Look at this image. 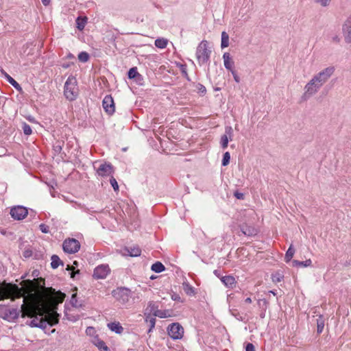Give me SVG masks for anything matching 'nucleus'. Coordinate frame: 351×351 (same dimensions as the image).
<instances>
[{
  "label": "nucleus",
  "mask_w": 351,
  "mask_h": 351,
  "mask_svg": "<svg viewBox=\"0 0 351 351\" xmlns=\"http://www.w3.org/2000/svg\"><path fill=\"white\" fill-rule=\"evenodd\" d=\"M22 317L32 318L27 324L32 328L45 329L48 325L54 326L58 323L59 315L50 308L40 304H29L21 306Z\"/></svg>",
  "instance_id": "obj_1"
},
{
  "label": "nucleus",
  "mask_w": 351,
  "mask_h": 351,
  "mask_svg": "<svg viewBox=\"0 0 351 351\" xmlns=\"http://www.w3.org/2000/svg\"><path fill=\"white\" fill-rule=\"evenodd\" d=\"M3 73L5 76V77L6 78V80H8V82L10 84H12L16 90H21V87L20 84L15 80H14L10 75H9L5 71H3Z\"/></svg>",
  "instance_id": "obj_21"
},
{
  "label": "nucleus",
  "mask_w": 351,
  "mask_h": 351,
  "mask_svg": "<svg viewBox=\"0 0 351 351\" xmlns=\"http://www.w3.org/2000/svg\"><path fill=\"white\" fill-rule=\"evenodd\" d=\"M294 254H295V249L293 248V245H291L285 254V261L287 263L289 262L291 260V258H293Z\"/></svg>",
  "instance_id": "obj_29"
},
{
  "label": "nucleus",
  "mask_w": 351,
  "mask_h": 351,
  "mask_svg": "<svg viewBox=\"0 0 351 351\" xmlns=\"http://www.w3.org/2000/svg\"><path fill=\"white\" fill-rule=\"evenodd\" d=\"M53 150L56 153H60L61 152V150H62V145H61V143L60 142L56 143V144H55L53 145Z\"/></svg>",
  "instance_id": "obj_43"
},
{
  "label": "nucleus",
  "mask_w": 351,
  "mask_h": 351,
  "mask_svg": "<svg viewBox=\"0 0 351 351\" xmlns=\"http://www.w3.org/2000/svg\"><path fill=\"white\" fill-rule=\"evenodd\" d=\"M86 335H90V336H93L95 333V330L93 327H88L86 330Z\"/></svg>",
  "instance_id": "obj_44"
},
{
  "label": "nucleus",
  "mask_w": 351,
  "mask_h": 351,
  "mask_svg": "<svg viewBox=\"0 0 351 351\" xmlns=\"http://www.w3.org/2000/svg\"><path fill=\"white\" fill-rule=\"evenodd\" d=\"M46 295L49 298L50 300H51L53 308L52 311H56V306L59 304L62 303L64 298L66 295L61 291H56L55 289L52 288H47L46 290ZM51 310V308H50Z\"/></svg>",
  "instance_id": "obj_5"
},
{
  "label": "nucleus",
  "mask_w": 351,
  "mask_h": 351,
  "mask_svg": "<svg viewBox=\"0 0 351 351\" xmlns=\"http://www.w3.org/2000/svg\"><path fill=\"white\" fill-rule=\"evenodd\" d=\"M39 229L43 233H48L49 232V228L45 223H41L39 226Z\"/></svg>",
  "instance_id": "obj_41"
},
{
  "label": "nucleus",
  "mask_w": 351,
  "mask_h": 351,
  "mask_svg": "<svg viewBox=\"0 0 351 351\" xmlns=\"http://www.w3.org/2000/svg\"><path fill=\"white\" fill-rule=\"evenodd\" d=\"M282 278V276L279 274L272 275V280L275 282H280Z\"/></svg>",
  "instance_id": "obj_42"
},
{
  "label": "nucleus",
  "mask_w": 351,
  "mask_h": 351,
  "mask_svg": "<svg viewBox=\"0 0 351 351\" xmlns=\"http://www.w3.org/2000/svg\"><path fill=\"white\" fill-rule=\"evenodd\" d=\"M269 293H271V294H273V295H276V292H275V291H269Z\"/></svg>",
  "instance_id": "obj_57"
},
{
  "label": "nucleus",
  "mask_w": 351,
  "mask_h": 351,
  "mask_svg": "<svg viewBox=\"0 0 351 351\" xmlns=\"http://www.w3.org/2000/svg\"><path fill=\"white\" fill-rule=\"evenodd\" d=\"M214 274L215 276H217V277H219L220 276V274H219V271L218 270H215L214 271Z\"/></svg>",
  "instance_id": "obj_56"
},
{
  "label": "nucleus",
  "mask_w": 351,
  "mask_h": 351,
  "mask_svg": "<svg viewBox=\"0 0 351 351\" xmlns=\"http://www.w3.org/2000/svg\"><path fill=\"white\" fill-rule=\"evenodd\" d=\"M112 296L121 304L127 303L130 298V290L125 287L117 288L112 292Z\"/></svg>",
  "instance_id": "obj_6"
},
{
  "label": "nucleus",
  "mask_w": 351,
  "mask_h": 351,
  "mask_svg": "<svg viewBox=\"0 0 351 351\" xmlns=\"http://www.w3.org/2000/svg\"><path fill=\"white\" fill-rule=\"evenodd\" d=\"M64 94L66 98L70 101L75 100L78 95V88L77 86V80L73 76H69L64 87Z\"/></svg>",
  "instance_id": "obj_3"
},
{
  "label": "nucleus",
  "mask_w": 351,
  "mask_h": 351,
  "mask_svg": "<svg viewBox=\"0 0 351 351\" xmlns=\"http://www.w3.org/2000/svg\"><path fill=\"white\" fill-rule=\"evenodd\" d=\"M137 76H140V74L138 73L136 67L131 68L128 71V77L130 79H134Z\"/></svg>",
  "instance_id": "obj_36"
},
{
  "label": "nucleus",
  "mask_w": 351,
  "mask_h": 351,
  "mask_svg": "<svg viewBox=\"0 0 351 351\" xmlns=\"http://www.w3.org/2000/svg\"><path fill=\"white\" fill-rule=\"evenodd\" d=\"M223 65L225 68L229 71L234 69V62L232 60V56L228 52H226L223 55Z\"/></svg>",
  "instance_id": "obj_16"
},
{
  "label": "nucleus",
  "mask_w": 351,
  "mask_h": 351,
  "mask_svg": "<svg viewBox=\"0 0 351 351\" xmlns=\"http://www.w3.org/2000/svg\"><path fill=\"white\" fill-rule=\"evenodd\" d=\"M93 343L101 351H109V348L106 345L105 342L99 338L95 337Z\"/></svg>",
  "instance_id": "obj_19"
},
{
  "label": "nucleus",
  "mask_w": 351,
  "mask_h": 351,
  "mask_svg": "<svg viewBox=\"0 0 351 351\" xmlns=\"http://www.w3.org/2000/svg\"><path fill=\"white\" fill-rule=\"evenodd\" d=\"M97 174L101 177L112 176L114 173V169L110 163L101 164L97 169Z\"/></svg>",
  "instance_id": "obj_14"
},
{
  "label": "nucleus",
  "mask_w": 351,
  "mask_h": 351,
  "mask_svg": "<svg viewBox=\"0 0 351 351\" xmlns=\"http://www.w3.org/2000/svg\"><path fill=\"white\" fill-rule=\"evenodd\" d=\"M331 40L333 42V43H339L340 41H341V38L339 35L337 34H334L332 37H331Z\"/></svg>",
  "instance_id": "obj_45"
},
{
  "label": "nucleus",
  "mask_w": 351,
  "mask_h": 351,
  "mask_svg": "<svg viewBox=\"0 0 351 351\" xmlns=\"http://www.w3.org/2000/svg\"><path fill=\"white\" fill-rule=\"evenodd\" d=\"M234 196L239 199H243L244 197L243 193H239L238 191L234 193Z\"/></svg>",
  "instance_id": "obj_51"
},
{
  "label": "nucleus",
  "mask_w": 351,
  "mask_h": 351,
  "mask_svg": "<svg viewBox=\"0 0 351 351\" xmlns=\"http://www.w3.org/2000/svg\"><path fill=\"white\" fill-rule=\"evenodd\" d=\"M324 327V321L322 317L317 319V333H321Z\"/></svg>",
  "instance_id": "obj_35"
},
{
  "label": "nucleus",
  "mask_w": 351,
  "mask_h": 351,
  "mask_svg": "<svg viewBox=\"0 0 351 351\" xmlns=\"http://www.w3.org/2000/svg\"><path fill=\"white\" fill-rule=\"evenodd\" d=\"M102 106L107 114L112 115L114 112V102L110 95L104 97L102 101Z\"/></svg>",
  "instance_id": "obj_12"
},
{
  "label": "nucleus",
  "mask_w": 351,
  "mask_h": 351,
  "mask_svg": "<svg viewBox=\"0 0 351 351\" xmlns=\"http://www.w3.org/2000/svg\"><path fill=\"white\" fill-rule=\"evenodd\" d=\"M51 266L53 269H56L59 265H63V262L60 260L58 256L52 255L51 257Z\"/></svg>",
  "instance_id": "obj_24"
},
{
  "label": "nucleus",
  "mask_w": 351,
  "mask_h": 351,
  "mask_svg": "<svg viewBox=\"0 0 351 351\" xmlns=\"http://www.w3.org/2000/svg\"><path fill=\"white\" fill-rule=\"evenodd\" d=\"M263 302H264V304H267V300H263Z\"/></svg>",
  "instance_id": "obj_58"
},
{
  "label": "nucleus",
  "mask_w": 351,
  "mask_h": 351,
  "mask_svg": "<svg viewBox=\"0 0 351 351\" xmlns=\"http://www.w3.org/2000/svg\"><path fill=\"white\" fill-rule=\"evenodd\" d=\"M41 1L45 6L49 5L51 3V0H41Z\"/></svg>",
  "instance_id": "obj_52"
},
{
  "label": "nucleus",
  "mask_w": 351,
  "mask_h": 351,
  "mask_svg": "<svg viewBox=\"0 0 351 351\" xmlns=\"http://www.w3.org/2000/svg\"><path fill=\"white\" fill-rule=\"evenodd\" d=\"M22 129L25 135H30L32 133V128L30 125H29L26 123H23L22 125Z\"/></svg>",
  "instance_id": "obj_38"
},
{
  "label": "nucleus",
  "mask_w": 351,
  "mask_h": 351,
  "mask_svg": "<svg viewBox=\"0 0 351 351\" xmlns=\"http://www.w3.org/2000/svg\"><path fill=\"white\" fill-rule=\"evenodd\" d=\"M146 322L149 324V328L148 330V332H150L152 329L154 328L156 324V319L152 316H147L145 319Z\"/></svg>",
  "instance_id": "obj_32"
},
{
  "label": "nucleus",
  "mask_w": 351,
  "mask_h": 351,
  "mask_svg": "<svg viewBox=\"0 0 351 351\" xmlns=\"http://www.w3.org/2000/svg\"><path fill=\"white\" fill-rule=\"evenodd\" d=\"M168 335L173 339H181L184 335V328L179 323H173L167 328Z\"/></svg>",
  "instance_id": "obj_7"
},
{
  "label": "nucleus",
  "mask_w": 351,
  "mask_h": 351,
  "mask_svg": "<svg viewBox=\"0 0 351 351\" xmlns=\"http://www.w3.org/2000/svg\"><path fill=\"white\" fill-rule=\"evenodd\" d=\"M245 302L246 303H251L252 302V299L250 298H247L245 300Z\"/></svg>",
  "instance_id": "obj_55"
},
{
  "label": "nucleus",
  "mask_w": 351,
  "mask_h": 351,
  "mask_svg": "<svg viewBox=\"0 0 351 351\" xmlns=\"http://www.w3.org/2000/svg\"><path fill=\"white\" fill-rule=\"evenodd\" d=\"M211 50L208 48V43L202 40L197 46L196 50V58L199 64L202 65L209 61Z\"/></svg>",
  "instance_id": "obj_4"
},
{
  "label": "nucleus",
  "mask_w": 351,
  "mask_h": 351,
  "mask_svg": "<svg viewBox=\"0 0 351 351\" xmlns=\"http://www.w3.org/2000/svg\"><path fill=\"white\" fill-rule=\"evenodd\" d=\"M20 311L16 308H4L0 311V317L9 322H12L19 316Z\"/></svg>",
  "instance_id": "obj_9"
},
{
  "label": "nucleus",
  "mask_w": 351,
  "mask_h": 351,
  "mask_svg": "<svg viewBox=\"0 0 351 351\" xmlns=\"http://www.w3.org/2000/svg\"><path fill=\"white\" fill-rule=\"evenodd\" d=\"M314 1L323 7H326L330 4L331 0H314Z\"/></svg>",
  "instance_id": "obj_40"
},
{
  "label": "nucleus",
  "mask_w": 351,
  "mask_h": 351,
  "mask_svg": "<svg viewBox=\"0 0 351 351\" xmlns=\"http://www.w3.org/2000/svg\"><path fill=\"white\" fill-rule=\"evenodd\" d=\"M224 133L226 135L228 141H232L233 136H234V131L231 126L226 125L225 127V132Z\"/></svg>",
  "instance_id": "obj_31"
},
{
  "label": "nucleus",
  "mask_w": 351,
  "mask_h": 351,
  "mask_svg": "<svg viewBox=\"0 0 351 351\" xmlns=\"http://www.w3.org/2000/svg\"><path fill=\"white\" fill-rule=\"evenodd\" d=\"M312 264V261L311 259H307L305 261H300L297 260H294L292 262V265L293 267H309Z\"/></svg>",
  "instance_id": "obj_23"
},
{
  "label": "nucleus",
  "mask_w": 351,
  "mask_h": 351,
  "mask_svg": "<svg viewBox=\"0 0 351 351\" xmlns=\"http://www.w3.org/2000/svg\"><path fill=\"white\" fill-rule=\"evenodd\" d=\"M228 143L229 141L227 138L226 135L224 133L223 135H221L219 142L221 148L223 149H226L228 147Z\"/></svg>",
  "instance_id": "obj_34"
},
{
  "label": "nucleus",
  "mask_w": 351,
  "mask_h": 351,
  "mask_svg": "<svg viewBox=\"0 0 351 351\" xmlns=\"http://www.w3.org/2000/svg\"><path fill=\"white\" fill-rule=\"evenodd\" d=\"M23 255L25 258H29L32 255V251L30 249H26L23 252Z\"/></svg>",
  "instance_id": "obj_47"
},
{
  "label": "nucleus",
  "mask_w": 351,
  "mask_h": 351,
  "mask_svg": "<svg viewBox=\"0 0 351 351\" xmlns=\"http://www.w3.org/2000/svg\"><path fill=\"white\" fill-rule=\"evenodd\" d=\"M245 351H255L254 346L251 343H247L245 346Z\"/></svg>",
  "instance_id": "obj_48"
},
{
  "label": "nucleus",
  "mask_w": 351,
  "mask_h": 351,
  "mask_svg": "<svg viewBox=\"0 0 351 351\" xmlns=\"http://www.w3.org/2000/svg\"><path fill=\"white\" fill-rule=\"evenodd\" d=\"M230 160V154L228 152H226L223 154V159H222V165L223 166H227Z\"/></svg>",
  "instance_id": "obj_37"
},
{
  "label": "nucleus",
  "mask_w": 351,
  "mask_h": 351,
  "mask_svg": "<svg viewBox=\"0 0 351 351\" xmlns=\"http://www.w3.org/2000/svg\"><path fill=\"white\" fill-rule=\"evenodd\" d=\"M109 272L110 268L108 265H101L94 269L93 277L96 279H104Z\"/></svg>",
  "instance_id": "obj_13"
},
{
  "label": "nucleus",
  "mask_w": 351,
  "mask_h": 351,
  "mask_svg": "<svg viewBox=\"0 0 351 351\" xmlns=\"http://www.w3.org/2000/svg\"><path fill=\"white\" fill-rule=\"evenodd\" d=\"M89 54L86 51H82L78 55V60L82 62H86L89 60Z\"/></svg>",
  "instance_id": "obj_33"
},
{
  "label": "nucleus",
  "mask_w": 351,
  "mask_h": 351,
  "mask_svg": "<svg viewBox=\"0 0 351 351\" xmlns=\"http://www.w3.org/2000/svg\"><path fill=\"white\" fill-rule=\"evenodd\" d=\"M63 250L69 254H74L80 248V242L75 239H65L62 244Z\"/></svg>",
  "instance_id": "obj_8"
},
{
  "label": "nucleus",
  "mask_w": 351,
  "mask_h": 351,
  "mask_svg": "<svg viewBox=\"0 0 351 351\" xmlns=\"http://www.w3.org/2000/svg\"><path fill=\"white\" fill-rule=\"evenodd\" d=\"M335 71V66H329L315 74L304 86L302 99L303 100H307L317 94L321 88L333 75Z\"/></svg>",
  "instance_id": "obj_2"
},
{
  "label": "nucleus",
  "mask_w": 351,
  "mask_h": 351,
  "mask_svg": "<svg viewBox=\"0 0 351 351\" xmlns=\"http://www.w3.org/2000/svg\"><path fill=\"white\" fill-rule=\"evenodd\" d=\"M74 265L77 266V263L76 261L73 262V266L71 267V266L68 265L67 266V269L68 270H73V269H74Z\"/></svg>",
  "instance_id": "obj_53"
},
{
  "label": "nucleus",
  "mask_w": 351,
  "mask_h": 351,
  "mask_svg": "<svg viewBox=\"0 0 351 351\" xmlns=\"http://www.w3.org/2000/svg\"><path fill=\"white\" fill-rule=\"evenodd\" d=\"M342 34L345 43H351V14L347 17L342 25Z\"/></svg>",
  "instance_id": "obj_10"
},
{
  "label": "nucleus",
  "mask_w": 351,
  "mask_h": 351,
  "mask_svg": "<svg viewBox=\"0 0 351 351\" xmlns=\"http://www.w3.org/2000/svg\"><path fill=\"white\" fill-rule=\"evenodd\" d=\"M150 311L153 313L154 316L158 317L160 318H166L171 316L170 312L168 310H159L155 306V304L150 302L149 304Z\"/></svg>",
  "instance_id": "obj_15"
},
{
  "label": "nucleus",
  "mask_w": 351,
  "mask_h": 351,
  "mask_svg": "<svg viewBox=\"0 0 351 351\" xmlns=\"http://www.w3.org/2000/svg\"><path fill=\"white\" fill-rule=\"evenodd\" d=\"M71 304L73 306H77V299H76V294H73L71 299Z\"/></svg>",
  "instance_id": "obj_49"
},
{
  "label": "nucleus",
  "mask_w": 351,
  "mask_h": 351,
  "mask_svg": "<svg viewBox=\"0 0 351 351\" xmlns=\"http://www.w3.org/2000/svg\"><path fill=\"white\" fill-rule=\"evenodd\" d=\"M108 328L115 332L117 334H121L123 331V328L121 326L119 322H111L108 324Z\"/></svg>",
  "instance_id": "obj_20"
},
{
  "label": "nucleus",
  "mask_w": 351,
  "mask_h": 351,
  "mask_svg": "<svg viewBox=\"0 0 351 351\" xmlns=\"http://www.w3.org/2000/svg\"><path fill=\"white\" fill-rule=\"evenodd\" d=\"M27 214L28 212L27 208L22 206H14L10 210V215L12 217L16 220L23 219Z\"/></svg>",
  "instance_id": "obj_11"
},
{
  "label": "nucleus",
  "mask_w": 351,
  "mask_h": 351,
  "mask_svg": "<svg viewBox=\"0 0 351 351\" xmlns=\"http://www.w3.org/2000/svg\"><path fill=\"white\" fill-rule=\"evenodd\" d=\"M242 233L247 237L254 236L257 234V230L252 226L242 225L241 226Z\"/></svg>",
  "instance_id": "obj_17"
},
{
  "label": "nucleus",
  "mask_w": 351,
  "mask_h": 351,
  "mask_svg": "<svg viewBox=\"0 0 351 351\" xmlns=\"http://www.w3.org/2000/svg\"><path fill=\"white\" fill-rule=\"evenodd\" d=\"M229 45V35L226 32L221 33V47L222 49L228 47Z\"/></svg>",
  "instance_id": "obj_27"
},
{
  "label": "nucleus",
  "mask_w": 351,
  "mask_h": 351,
  "mask_svg": "<svg viewBox=\"0 0 351 351\" xmlns=\"http://www.w3.org/2000/svg\"><path fill=\"white\" fill-rule=\"evenodd\" d=\"M183 289L188 295H195L196 292L193 287H192L188 282H184L182 284Z\"/></svg>",
  "instance_id": "obj_25"
},
{
  "label": "nucleus",
  "mask_w": 351,
  "mask_h": 351,
  "mask_svg": "<svg viewBox=\"0 0 351 351\" xmlns=\"http://www.w3.org/2000/svg\"><path fill=\"white\" fill-rule=\"evenodd\" d=\"M79 272H80V270H79V269H77L75 272H71V278H73V277H74L75 274H76V273H77V274H78Z\"/></svg>",
  "instance_id": "obj_54"
},
{
  "label": "nucleus",
  "mask_w": 351,
  "mask_h": 351,
  "mask_svg": "<svg viewBox=\"0 0 351 351\" xmlns=\"http://www.w3.org/2000/svg\"><path fill=\"white\" fill-rule=\"evenodd\" d=\"M110 183L111 186H112L114 191H119V184L116 180V179L112 176L110 178Z\"/></svg>",
  "instance_id": "obj_39"
},
{
  "label": "nucleus",
  "mask_w": 351,
  "mask_h": 351,
  "mask_svg": "<svg viewBox=\"0 0 351 351\" xmlns=\"http://www.w3.org/2000/svg\"><path fill=\"white\" fill-rule=\"evenodd\" d=\"M198 86H199L198 90H199V93L202 94H205L206 92V89L205 86L202 84H199Z\"/></svg>",
  "instance_id": "obj_50"
},
{
  "label": "nucleus",
  "mask_w": 351,
  "mask_h": 351,
  "mask_svg": "<svg viewBox=\"0 0 351 351\" xmlns=\"http://www.w3.org/2000/svg\"><path fill=\"white\" fill-rule=\"evenodd\" d=\"M155 46L159 49H165L168 44V40L165 38H158L155 40Z\"/></svg>",
  "instance_id": "obj_22"
},
{
  "label": "nucleus",
  "mask_w": 351,
  "mask_h": 351,
  "mask_svg": "<svg viewBox=\"0 0 351 351\" xmlns=\"http://www.w3.org/2000/svg\"><path fill=\"white\" fill-rule=\"evenodd\" d=\"M86 22H87V18L86 17H84V18H82L80 16H78L77 19H76V25H77V28L79 29V30H82L84 29L86 24Z\"/></svg>",
  "instance_id": "obj_26"
},
{
  "label": "nucleus",
  "mask_w": 351,
  "mask_h": 351,
  "mask_svg": "<svg viewBox=\"0 0 351 351\" xmlns=\"http://www.w3.org/2000/svg\"><path fill=\"white\" fill-rule=\"evenodd\" d=\"M128 252L131 256H138L141 255V250L138 247H131L128 249Z\"/></svg>",
  "instance_id": "obj_30"
},
{
  "label": "nucleus",
  "mask_w": 351,
  "mask_h": 351,
  "mask_svg": "<svg viewBox=\"0 0 351 351\" xmlns=\"http://www.w3.org/2000/svg\"><path fill=\"white\" fill-rule=\"evenodd\" d=\"M232 75H233L234 80L236 82L239 83L240 82V77L237 75L236 71L234 69L230 71Z\"/></svg>",
  "instance_id": "obj_46"
},
{
  "label": "nucleus",
  "mask_w": 351,
  "mask_h": 351,
  "mask_svg": "<svg viewBox=\"0 0 351 351\" xmlns=\"http://www.w3.org/2000/svg\"><path fill=\"white\" fill-rule=\"evenodd\" d=\"M152 270L155 271L156 273H160L163 271L165 269V266L160 262H156L152 265Z\"/></svg>",
  "instance_id": "obj_28"
},
{
  "label": "nucleus",
  "mask_w": 351,
  "mask_h": 351,
  "mask_svg": "<svg viewBox=\"0 0 351 351\" xmlns=\"http://www.w3.org/2000/svg\"><path fill=\"white\" fill-rule=\"evenodd\" d=\"M221 282L228 288H233L235 286V278L232 276H226L221 278Z\"/></svg>",
  "instance_id": "obj_18"
}]
</instances>
